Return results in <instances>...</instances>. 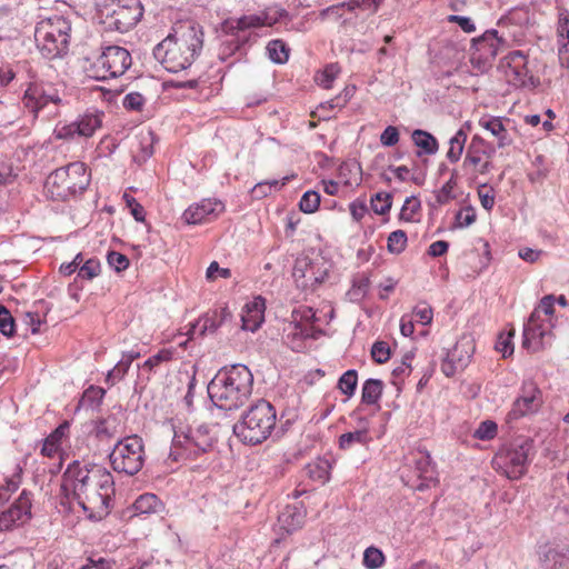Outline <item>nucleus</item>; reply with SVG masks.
Segmentation results:
<instances>
[{
    "label": "nucleus",
    "mask_w": 569,
    "mask_h": 569,
    "mask_svg": "<svg viewBox=\"0 0 569 569\" xmlns=\"http://www.w3.org/2000/svg\"><path fill=\"white\" fill-rule=\"evenodd\" d=\"M253 375L241 363L223 367L208 383V395L216 407L233 410L243 406L252 393Z\"/></svg>",
    "instance_id": "obj_3"
},
{
    "label": "nucleus",
    "mask_w": 569,
    "mask_h": 569,
    "mask_svg": "<svg viewBox=\"0 0 569 569\" xmlns=\"http://www.w3.org/2000/svg\"><path fill=\"white\" fill-rule=\"evenodd\" d=\"M456 174L457 172L453 171L451 178L436 193L438 204H445L449 200L453 199L452 190L456 187Z\"/></svg>",
    "instance_id": "obj_50"
},
{
    "label": "nucleus",
    "mask_w": 569,
    "mask_h": 569,
    "mask_svg": "<svg viewBox=\"0 0 569 569\" xmlns=\"http://www.w3.org/2000/svg\"><path fill=\"white\" fill-rule=\"evenodd\" d=\"M173 357V350L171 349H161L156 355L149 357L143 362V368L149 369L150 371L153 370L156 367H158L162 362H168L172 360Z\"/></svg>",
    "instance_id": "obj_48"
},
{
    "label": "nucleus",
    "mask_w": 569,
    "mask_h": 569,
    "mask_svg": "<svg viewBox=\"0 0 569 569\" xmlns=\"http://www.w3.org/2000/svg\"><path fill=\"white\" fill-rule=\"evenodd\" d=\"M94 436L100 441H106L114 438L118 433V420L114 416L100 418L94 422Z\"/></svg>",
    "instance_id": "obj_30"
},
{
    "label": "nucleus",
    "mask_w": 569,
    "mask_h": 569,
    "mask_svg": "<svg viewBox=\"0 0 569 569\" xmlns=\"http://www.w3.org/2000/svg\"><path fill=\"white\" fill-rule=\"evenodd\" d=\"M476 221V213L471 207L459 210L456 213V224L459 228L471 226Z\"/></svg>",
    "instance_id": "obj_61"
},
{
    "label": "nucleus",
    "mask_w": 569,
    "mask_h": 569,
    "mask_svg": "<svg viewBox=\"0 0 569 569\" xmlns=\"http://www.w3.org/2000/svg\"><path fill=\"white\" fill-rule=\"evenodd\" d=\"M467 131L460 128L449 140V150L447 152V159L455 163L461 158L467 141Z\"/></svg>",
    "instance_id": "obj_34"
},
{
    "label": "nucleus",
    "mask_w": 569,
    "mask_h": 569,
    "mask_svg": "<svg viewBox=\"0 0 569 569\" xmlns=\"http://www.w3.org/2000/svg\"><path fill=\"white\" fill-rule=\"evenodd\" d=\"M542 405L543 397L539 387L532 380H526L522 382L520 392L508 412V421L533 415L539 411Z\"/></svg>",
    "instance_id": "obj_14"
},
{
    "label": "nucleus",
    "mask_w": 569,
    "mask_h": 569,
    "mask_svg": "<svg viewBox=\"0 0 569 569\" xmlns=\"http://www.w3.org/2000/svg\"><path fill=\"white\" fill-rule=\"evenodd\" d=\"M385 562L382 551L376 547H369L363 552V565L368 569H378Z\"/></svg>",
    "instance_id": "obj_43"
},
{
    "label": "nucleus",
    "mask_w": 569,
    "mask_h": 569,
    "mask_svg": "<svg viewBox=\"0 0 569 569\" xmlns=\"http://www.w3.org/2000/svg\"><path fill=\"white\" fill-rule=\"evenodd\" d=\"M98 7L101 23L107 31L127 32L143 14L139 0H104Z\"/></svg>",
    "instance_id": "obj_6"
},
{
    "label": "nucleus",
    "mask_w": 569,
    "mask_h": 569,
    "mask_svg": "<svg viewBox=\"0 0 569 569\" xmlns=\"http://www.w3.org/2000/svg\"><path fill=\"white\" fill-rule=\"evenodd\" d=\"M331 463L328 459L318 458L305 467L306 475L321 485L330 479Z\"/></svg>",
    "instance_id": "obj_23"
},
{
    "label": "nucleus",
    "mask_w": 569,
    "mask_h": 569,
    "mask_svg": "<svg viewBox=\"0 0 569 569\" xmlns=\"http://www.w3.org/2000/svg\"><path fill=\"white\" fill-rule=\"evenodd\" d=\"M557 31L560 38L567 39V43H563V48L569 50V11L562 10L559 13Z\"/></svg>",
    "instance_id": "obj_59"
},
{
    "label": "nucleus",
    "mask_w": 569,
    "mask_h": 569,
    "mask_svg": "<svg viewBox=\"0 0 569 569\" xmlns=\"http://www.w3.org/2000/svg\"><path fill=\"white\" fill-rule=\"evenodd\" d=\"M383 382L380 379H367L361 389V402L377 405L383 392Z\"/></svg>",
    "instance_id": "obj_29"
},
{
    "label": "nucleus",
    "mask_w": 569,
    "mask_h": 569,
    "mask_svg": "<svg viewBox=\"0 0 569 569\" xmlns=\"http://www.w3.org/2000/svg\"><path fill=\"white\" fill-rule=\"evenodd\" d=\"M126 206L130 209L131 214L138 222L144 221L146 211L144 208L137 201L136 198L130 196L128 192H124L122 196Z\"/></svg>",
    "instance_id": "obj_49"
},
{
    "label": "nucleus",
    "mask_w": 569,
    "mask_h": 569,
    "mask_svg": "<svg viewBox=\"0 0 569 569\" xmlns=\"http://www.w3.org/2000/svg\"><path fill=\"white\" fill-rule=\"evenodd\" d=\"M419 208H420V203L417 199H415L413 197L407 198L401 208L400 214H399L400 220L412 221L413 213L417 210H419Z\"/></svg>",
    "instance_id": "obj_58"
},
{
    "label": "nucleus",
    "mask_w": 569,
    "mask_h": 569,
    "mask_svg": "<svg viewBox=\"0 0 569 569\" xmlns=\"http://www.w3.org/2000/svg\"><path fill=\"white\" fill-rule=\"evenodd\" d=\"M448 21L451 23H457L461 30L467 33H472L476 31V24L469 17L451 14L448 17Z\"/></svg>",
    "instance_id": "obj_62"
},
{
    "label": "nucleus",
    "mask_w": 569,
    "mask_h": 569,
    "mask_svg": "<svg viewBox=\"0 0 569 569\" xmlns=\"http://www.w3.org/2000/svg\"><path fill=\"white\" fill-rule=\"evenodd\" d=\"M71 28L64 19L41 23L36 29V41L42 56L48 59L61 57L68 51Z\"/></svg>",
    "instance_id": "obj_9"
},
{
    "label": "nucleus",
    "mask_w": 569,
    "mask_h": 569,
    "mask_svg": "<svg viewBox=\"0 0 569 569\" xmlns=\"http://www.w3.org/2000/svg\"><path fill=\"white\" fill-rule=\"evenodd\" d=\"M327 270L321 269L320 263L302 256L296 259L292 277L297 287L302 290H315L327 277Z\"/></svg>",
    "instance_id": "obj_16"
},
{
    "label": "nucleus",
    "mask_w": 569,
    "mask_h": 569,
    "mask_svg": "<svg viewBox=\"0 0 569 569\" xmlns=\"http://www.w3.org/2000/svg\"><path fill=\"white\" fill-rule=\"evenodd\" d=\"M505 44L506 40L499 37L495 29L487 30L480 37L473 38L469 59L472 68L480 73L488 71Z\"/></svg>",
    "instance_id": "obj_12"
},
{
    "label": "nucleus",
    "mask_w": 569,
    "mask_h": 569,
    "mask_svg": "<svg viewBox=\"0 0 569 569\" xmlns=\"http://www.w3.org/2000/svg\"><path fill=\"white\" fill-rule=\"evenodd\" d=\"M432 309L427 303H419L415 307L412 315L413 320L420 322L423 326L431 323L432 321Z\"/></svg>",
    "instance_id": "obj_51"
},
{
    "label": "nucleus",
    "mask_w": 569,
    "mask_h": 569,
    "mask_svg": "<svg viewBox=\"0 0 569 569\" xmlns=\"http://www.w3.org/2000/svg\"><path fill=\"white\" fill-rule=\"evenodd\" d=\"M371 357L378 363H385L390 358V348L385 341H377L371 348Z\"/></svg>",
    "instance_id": "obj_54"
},
{
    "label": "nucleus",
    "mask_w": 569,
    "mask_h": 569,
    "mask_svg": "<svg viewBox=\"0 0 569 569\" xmlns=\"http://www.w3.org/2000/svg\"><path fill=\"white\" fill-rule=\"evenodd\" d=\"M22 103L34 117L40 111H47L50 117L57 114L62 98L59 90L50 83H31L24 91Z\"/></svg>",
    "instance_id": "obj_13"
},
{
    "label": "nucleus",
    "mask_w": 569,
    "mask_h": 569,
    "mask_svg": "<svg viewBox=\"0 0 569 569\" xmlns=\"http://www.w3.org/2000/svg\"><path fill=\"white\" fill-rule=\"evenodd\" d=\"M266 18H260V14L242 16L237 19V27L240 30L256 29L263 27Z\"/></svg>",
    "instance_id": "obj_52"
},
{
    "label": "nucleus",
    "mask_w": 569,
    "mask_h": 569,
    "mask_svg": "<svg viewBox=\"0 0 569 569\" xmlns=\"http://www.w3.org/2000/svg\"><path fill=\"white\" fill-rule=\"evenodd\" d=\"M347 10L353 11L357 8L363 9V10H371L377 11L379 7V2L377 0H350L346 2Z\"/></svg>",
    "instance_id": "obj_64"
},
{
    "label": "nucleus",
    "mask_w": 569,
    "mask_h": 569,
    "mask_svg": "<svg viewBox=\"0 0 569 569\" xmlns=\"http://www.w3.org/2000/svg\"><path fill=\"white\" fill-rule=\"evenodd\" d=\"M231 317L232 315L227 306L210 310L191 325L188 335L193 339L196 335L203 337L207 333H214L226 322L230 321Z\"/></svg>",
    "instance_id": "obj_18"
},
{
    "label": "nucleus",
    "mask_w": 569,
    "mask_h": 569,
    "mask_svg": "<svg viewBox=\"0 0 569 569\" xmlns=\"http://www.w3.org/2000/svg\"><path fill=\"white\" fill-rule=\"evenodd\" d=\"M16 323L12 315L4 306H0V332L10 338L14 335Z\"/></svg>",
    "instance_id": "obj_44"
},
{
    "label": "nucleus",
    "mask_w": 569,
    "mask_h": 569,
    "mask_svg": "<svg viewBox=\"0 0 569 569\" xmlns=\"http://www.w3.org/2000/svg\"><path fill=\"white\" fill-rule=\"evenodd\" d=\"M31 493L22 490L18 499L0 513V531H10L31 519Z\"/></svg>",
    "instance_id": "obj_17"
},
{
    "label": "nucleus",
    "mask_w": 569,
    "mask_h": 569,
    "mask_svg": "<svg viewBox=\"0 0 569 569\" xmlns=\"http://www.w3.org/2000/svg\"><path fill=\"white\" fill-rule=\"evenodd\" d=\"M91 174L83 162L76 161L51 172L44 188L54 201H68L82 194L89 187Z\"/></svg>",
    "instance_id": "obj_5"
},
{
    "label": "nucleus",
    "mask_w": 569,
    "mask_h": 569,
    "mask_svg": "<svg viewBox=\"0 0 569 569\" xmlns=\"http://www.w3.org/2000/svg\"><path fill=\"white\" fill-rule=\"evenodd\" d=\"M483 139L479 136H473L465 158V164H471L473 167H478L483 158L482 153Z\"/></svg>",
    "instance_id": "obj_38"
},
{
    "label": "nucleus",
    "mask_w": 569,
    "mask_h": 569,
    "mask_svg": "<svg viewBox=\"0 0 569 569\" xmlns=\"http://www.w3.org/2000/svg\"><path fill=\"white\" fill-rule=\"evenodd\" d=\"M112 469L127 476L137 475L146 461L144 443L137 435L127 436L118 440L109 453Z\"/></svg>",
    "instance_id": "obj_7"
},
{
    "label": "nucleus",
    "mask_w": 569,
    "mask_h": 569,
    "mask_svg": "<svg viewBox=\"0 0 569 569\" xmlns=\"http://www.w3.org/2000/svg\"><path fill=\"white\" fill-rule=\"evenodd\" d=\"M146 102L140 92H130L124 96L122 104L129 111H140Z\"/></svg>",
    "instance_id": "obj_53"
},
{
    "label": "nucleus",
    "mask_w": 569,
    "mask_h": 569,
    "mask_svg": "<svg viewBox=\"0 0 569 569\" xmlns=\"http://www.w3.org/2000/svg\"><path fill=\"white\" fill-rule=\"evenodd\" d=\"M133 508L137 513L149 515L158 512L162 508V503L156 495L143 493L136 499Z\"/></svg>",
    "instance_id": "obj_33"
},
{
    "label": "nucleus",
    "mask_w": 569,
    "mask_h": 569,
    "mask_svg": "<svg viewBox=\"0 0 569 569\" xmlns=\"http://www.w3.org/2000/svg\"><path fill=\"white\" fill-rule=\"evenodd\" d=\"M503 60L508 68L506 73L509 77H512L513 84L526 86L528 83H533V77L530 74L527 66V56L522 51H511L503 58Z\"/></svg>",
    "instance_id": "obj_20"
},
{
    "label": "nucleus",
    "mask_w": 569,
    "mask_h": 569,
    "mask_svg": "<svg viewBox=\"0 0 569 569\" xmlns=\"http://www.w3.org/2000/svg\"><path fill=\"white\" fill-rule=\"evenodd\" d=\"M228 279L231 277V270L229 268H221L217 261H212L206 271V278L208 281H214L218 278Z\"/></svg>",
    "instance_id": "obj_56"
},
{
    "label": "nucleus",
    "mask_w": 569,
    "mask_h": 569,
    "mask_svg": "<svg viewBox=\"0 0 569 569\" xmlns=\"http://www.w3.org/2000/svg\"><path fill=\"white\" fill-rule=\"evenodd\" d=\"M267 52L270 60L274 63L282 64L288 61L289 49L280 39L269 41L267 44Z\"/></svg>",
    "instance_id": "obj_37"
},
{
    "label": "nucleus",
    "mask_w": 569,
    "mask_h": 569,
    "mask_svg": "<svg viewBox=\"0 0 569 569\" xmlns=\"http://www.w3.org/2000/svg\"><path fill=\"white\" fill-rule=\"evenodd\" d=\"M113 485V476L106 468L88 467L74 460L61 477L60 491L64 498L76 500L84 511L96 512L101 519L109 513Z\"/></svg>",
    "instance_id": "obj_1"
},
{
    "label": "nucleus",
    "mask_w": 569,
    "mask_h": 569,
    "mask_svg": "<svg viewBox=\"0 0 569 569\" xmlns=\"http://www.w3.org/2000/svg\"><path fill=\"white\" fill-rule=\"evenodd\" d=\"M107 261L117 272L123 271L129 267L128 257L117 251H110L107 256Z\"/></svg>",
    "instance_id": "obj_55"
},
{
    "label": "nucleus",
    "mask_w": 569,
    "mask_h": 569,
    "mask_svg": "<svg viewBox=\"0 0 569 569\" xmlns=\"http://www.w3.org/2000/svg\"><path fill=\"white\" fill-rule=\"evenodd\" d=\"M369 288V276L366 273H357L351 280V288L347 291L346 298L350 302H360L367 296Z\"/></svg>",
    "instance_id": "obj_26"
},
{
    "label": "nucleus",
    "mask_w": 569,
    "mask_h": 569,
    "mask_svg": "<svg viewBox=\"0 0 569 569\" xmlns=\"http://www.w3.org/2000/svg\"><path fill=\"white\" fill-rule=\"evenodd\" d=\"M532 448V441L529 439L511 443L496 455L493 465L509 479H519L527 471Z\"/></svg>",
    "instance_id": "obj_11"
},
{
    "label": "nucleus",
    "mask_w": 569,
    "mask_h": 569,
    "mask_svg": "<svg viewBox=\"0 0 569 569\" xmlns=\"http://www.w3.org/2000/svg\"><path fill=\"white\" fill-rule=\"evenodd\" d=\"M338 69L335 64L326 67V69L316 77V81L325 89L331 88V84L337 76Z\"/></svg>",
    "instance_id": "obj_57"
},
{
    "label": "nucleus",
    "mask_w": 569,
    "mask_h": 569,
    "mask_svg": "<svg viewBox=\"0 0 569 569\" xmlns=\"http://www.w3.org/2000/svg\"><path fill=\"white\" fill-rule=\"evenodd\" d=\"M224 210V204L217 199H203L189 206L182 213V220L188 224H198L217 218Z\"/></svg>",
    "instance_id": "obj_19"
},
{
    "label": "nucleus",
    "mask_w": 569,
    "mask_h": 569,
    "mask_svg": "<svg viewBox=\"0 0 569 569\" xmlns=\"http://www.w3.org/2000/svg\"><path fill=\"white\" fill-rule=\"evenodd\" d=\"M69 425L64 422L57 427L43 441L41 447V453L44 457L52 458L59 450L62 438L68 431Z\"/></svg>",
    "instance_id": "obj_27"
},
{
    "label": "nucleus",
    "mask_w": 569,
    "mask_h": 569,
    "mask_svg": "<svg viewBox=\"0 0 569 569\" xmlns=\"http://www.w3.org/2000/svg\"><path fill=\"white\" fill-rule=\"evenodd\" d=\"M358 385L357 370H347L338 380V389L346 395L348 398L352 397L356 392Z\"/></svg>",
    "instance_id": "obj_39"
},
{
    "label": "nucleus",
    "mask_w": 569,
    "mask_h": 569,
    "mask_svg": "<svg viewBox=\"0 0 569 569\" xmlns=\"http://www.w3.org/2000/svg\"><path fill=\"white\" fill-rule=\"evenodd\" d=\"M203 47L202 28L194 22H186L173 28L153 49L154 58L169 72L189 68Z\"/></svg>",
    "instance_id": "obj_2"
},
{
    "label": "nucleus",
    "mask_w": 569,
    "mask_h": 569,
    "mask_svg": "<svg viewBox=\"0 0 569 569\" xmlns=\"http://www.w3.org/2000/svg\"><path fill=\"white\" fill-rule=\"evenodd\" d=\"M541 563L543 569H569V549H549Z\"/></svg>",
    "instance_id": "obj_25"
},
{
    "label": "nucleus",
    "mask_w": 569,
    "mask_h": 569,
    "mask_svg": "<svg viewBox=\"0 0 569 569\" xmlns=\"http://www.w3.org/2000/svg\"><path fill=\"white\" fill-rule=\"evenodd\" d=\"M214 439L207 425L190 427L187 432H174L169 457L177 461L182 457L197 458L210 451Z\"/></svg>",
    "instance_id": "obj_8"
},
{
    "label": "nucleus",
    "mask_w": 569,
    "mask_h": 569,
    "mask_svg": "<svg viewBox=\"0 0 569 569\" xmlns=\"http://www.w3.org/2000/svg\"><path fill=\"white\" fill-rule=\"evenodd\" d=\"M129 361L120 360L112 370H110L106 377V382L113 386L118 381L122 380L129 370Z\"/></svg>",
    "instance_id": "obj_47"
},
{
    "label": "nucleus",
    "mask_w": 569,
    "mask_h": 569,
    "mask_svg": "<svg viewBox=\"0 0 569 569\" xmlns=\"http://www.w3.org/2000/svg\"><path fill=\"white\" fill-rule=\"evenodd\" d=\"M106 395V391L101 387L90 386L88 389L84 390L78 407L79 408H98Z\"/></svg>",
    "instance_id": "obj_36"
},
{
    "label": "nucleus",
    "mask_w": 569,
    "mask_h": 569,
    "mask_svg": "<svg viewBox=\"0 0 569 569\" xmlns=\"http://www.w3.org/2000/svg\"><path fill=\"white\" fill-rule=\"evenodd\" d=\"M103 118L102 111L89 109L78 120L69 124L57 126L54 134L58 139H72L76 136L89 138L101 128Z\"/></svg>",
    "instance_id": "obj_15"
},
{
    "label": "nucleus",
    "mask_w": 569,
    "mask_h": 569,
    "mask_svg": "<svg viewBox=\"0 0 569 569\" xmlns=\"http://www.w3.org/2000/svg\"><path fill=\"white\" fill-rule=\"evenodd\" d=\"M407 233L403 230H396L391 232L388 237V251L393 254L403 252L407 247Z\"/></svg>",
    "instance_id": "obj_40"
},
{
    "label": "nucleus",
    "mask_w": 569,
    "mask_h": 569,
    "mask_svg": "<svg viewBox=\"0 0 569 569\" xmlns=\"http://www.w3.org/2000/svg\"><path fill=\"white\" fill-rule=\"evenodd\" d=\"M132 58L130 52L120 46L106 47L97 60L88 69L90 78L107 80L118 78L126 73L131 67Z\"/></svg>",
    "instance_id": "obj_10"
},
{
    "label": "nucleus",
    "mask_w": 569,
    "mask_h": 569,
    "mask_svg": "<svg viewBox=\"0 0 569 569\" xmlns=\"http://www.w3.org/2000/svg\"><path fill=\"white\" fill-rule=\"evenodd\" d=\"M412 141L416 147L421 149L425 154H435L439 149L437 139L428 131L416 129L411 134Z\"/></svg>",
    "instance_id": "obj_31"
},
{
    "label": "nucleus",
    "mask_w": 569,
    "mask_h": 569,
    "mask_svg": "<svg viewBox=\"0 0 569 569\" xmlns=\"http://www.w3.org/2000/svg\"><path fill=\"white\" fill-rule=\"evenodd\" d=\"M479 124L486 130L490 131L491 134L498 139V148H505L511 144L512 139L510 138L501 118L482 117L479 120Z\"/></svg>",
    "instance_id": "obj_22"
},
{
    "label": "nucleus",
    "mask_w": 569,
    "mask_h": 569,
    "mask_svg": "<svg viewBox=\"0 0 569 569\" xmlns=\"http://www.w3.org/2000/svg\"><path fill=\"white\" fill-rule=\"evenodd\" d=\"M276 421L274 407L269 401L260 399L251 405L241 420L233 426V433L243 443L258 445L270 437Z\"/></svg>",
    "instance_id": "obj_4"
},
{
    "label": "nucleus",
    "mask_w": 569,
    "mask_h": 569,
    "mask_svg": "<svg viewBox=\"0 0 569 569\" xmlns=\"http://www.w3.org/2000/svg\"><path fill=\"white\" fill-rule=\"evenodd\" d=\"M392 206V196L388 192H378L371 198V208L377 214H386Z\"/></svg>",
    "instance_id": "obj_41"
},
{
    "label": "nucleus",
    "mask_w": 569,
    "mask_h": 569,
    "mask_svg": "<svg viewBox=\"0 0 569 569\" xmlns=\"http://www.w3.org/2000/svg\"><path fill=\"white\" fill-rule=\"evenodd\" d=\"M497 423L492 420H485L480 422L476 429L473 437L479 440H491L497 435Z\"/></svg>",
    "instance_id": "obj_45"
},
{
    "label": "nucleus",
    "mask_w": 569,
    "mask_h": 569,
    "mask_svg": "<svg viewBox=\"0 0 569 569\" xmlns=\"http://www.w3.org/2000/svg\"><path fill=\"white\" fill-rule=\"evenodd\" d=\"M380 141L386 147H393L399 141V131L393 126H388L380 136Z\"/></svg>",
    "instance_id": "obj_63"
},
{
    "label": "nucleus",
    "mask_w": 569,
    "mask_h": 569,
    "mask_svg": "<svg viewBox=\"0 0 569 569\" xmlns=\"http://www.w3.org/2000/svg\"><path fill=\"white\" fill-rule=\"evenodd\" d=\"M512 337H513V332H509L506 336L503 333H501L498 337V340L496 342V347H495L496 350L501 352L505 358L507 356L512 355V352H513V345L511 341Z\"/></svg>",
    "instance_id": "obj_60"
},
{
    "label": "nucleus",
    "mask_w": 569,
    "mask_h": 569,
    "mask_svg": "<svg viewBox=\"0 0 569 569\" xmlns=\"http://www.w3.org/2000/svg\"><path fill=\"white\" fill-rule=\"evenodd\" d=\"M339 177L345 180V184L352 186L361 182V166L356 160L343 162L339 167Z\"/></svg>",
    "instance_id": "obj_35"
},
{
    "label": "nucleus",
    "mask_w": 569,
    "mask_h": 569,
    "mask_svg": "<svg viewBox=\"0 0 569 569\" xmlns=\"http://www.w3.org/2000/svg\"><path fill=\"white\" fill-rule=\"evenodd\" d=\"M320 204V194L317 191H306L299 202V208L305 213H313Z\"/></svg>",
    "instance_id": "obj_42"
},
{
    "label": "nucleus",
    "mask_w": 569,
    "mask_h": 569,
    "mask_svg": "<svg viewBox=\"0 0 569 569\" xmlns=\"http://www.w3.org/2000/svg\"><path fill=\"white\" fill-rule=\"evenodd\" d=\"M362 422V427L350 432L342 433L339 437V447L340 449L347 450L350 449L355 443L366 445L370 441V437L367 428V419L360 418Z\"/></svg>",
    "instance_id": "obj_24"
},
{
    "label": "nucleus",
    "mask_w": 569,
    "mask_h": 569,
    "mask_svg": "<svg viewBox=\"0 0 569 569\" xmlns=\"http://www.w3.org/2000/svg\"><path fill=\"white\" fill-rule=\"evenodd\" d=\"M540 310L536 308L529 317L528 322L523 328V346H527L531 340L539 339L542 340L545 336V330L538 325V320L540 318Z\"/></svg>",
    "instance_id": "obj_32"
},
{
    "label": "nucleus",
    "mask_w": 569,
    "mask_h": 569,
    "mask_svg": "<svg viewBox=\"0 0 569 569\" xmlns=\"http://www.w3.org/2000/svg\"><path fill=\"white\" fill-rule=\"evenodd\" d=\"M416 472L418 477L425 481V486L428 487L430 482L436 480L435 466L431 462V458L428 453H419V457L415 459ZM423 483L419 486L422 489Z\"/></svg>",
    "instance_id": "obj_28"
},
{
    "label": "nucleus",
    "mask_w": 569,
    "mask_h": 569,
    "mask_svg": "<svg viewBox=\"0 0 569 569\" xmlns=\"http://www.w3.org/2000/svg\"><path fill=\"white\" fill-rule=\"evenodd\" d=\"M264 300L256 298L251 303H247L241 313L242 329L254 332L263 321Z\"/></svg>",
    "instance_id": "obj_21"
},
{
    "label": "nucleus",
    "mask_w": 569,
    "mask_h": 569,
    "mask_svg": "<svg viewBox=\"0 0 569 569\" xmlns=\"http://www.w3.org/2000/svg\"><path fill=\"white\" fill-rule=\"evenodd\" d=\"M100 272V262L98 259L91 258L86 262L81 263L78 271V277L81 279L91 280L97 277Z\"/></svg>",
    "instance_id": "obj_46"
}]
</instances>
